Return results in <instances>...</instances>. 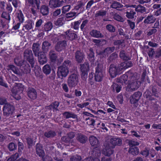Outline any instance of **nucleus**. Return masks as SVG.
Returning a JSON list of instances; mask_svg holds the SVG:
<instances>
[{
	"label": "nucleus",
	"instance_id": "052dcab7",
	"mask_svg": "<svg viewBox=\"0 0 161 161\" xmlns=\"http://www.w3.org/2000/svg\"><path fill=\"white\" fill-rule=\"evenodd\" d=\"M71 7L70 5L64 6L62 8V13L64 14L66 13L70 10Z\"/></svg>",
	"mask_w": 161,
	"mask_h": 161
},
{
	"label": "nucleus",
	"instance_id": "423d86ee",
	"mask_svg": "<svg viewBox=\"0 0 161 161\" xmlns=\"http://www.w3.org/2000/svg\"><path fill=\"white\" fill-rule=\"evenodd\" d=\"M122 68L119 66V64L117 66L114 64H111L109 67V73L111 77L114 78L117 75H119L122 73Z\"/></svg>",
	"mask_w": 161,
	"mask_h": 161
},
{
	"label": "nucleus",
	"instance_id": "dca6fc26",
	"mask_svg": "<svg viewBox=\"0 0 161 161\" xmlns=\"http://www.w3.org/2000/svg\"><path fill=\"white\" fill-rule=\"evenodd\" d=\"M84 120L86 121V124L91 127H94L96 120L94 118L88 116H83Z\"/></svg>",
	"mask_w": 161,
	"mask_h": 161
},
{
	"label": "nucleus",
	"instance_id": "8fccbe9b",
	"mask_svg": "<svg viewBox=\"0 0 161 161\" xmlns=\"http://www.w3.org/2000/svg\"><path fill=\"white\" fill-rule=\"evenodd\" d=\"M8 70H12L16 74H18L19 73L18 69L13 64H9L8 66Z\"/></svg>",
	"mask_w": 161,
	"mask_h": 161
},
{
	"label": "nucleus",
	"instance_id": "37998d69",
	"mask_svg": "<svg viewBox=\"0 0 161 161\" xmlns=\"http://www.w3.org/2000/svg\"><path fill=\"white\" fill-rule=\"evenodd\" d=\"M14 63L17 66L21 67L25 63L24 60L19 57L15 58L14 60Z\"/></svg>",
	"mask_w": 161,
	"mask_h": 161
},
{
	"label": "nucleus",
	"instance_id": "b1692460",
	"mask_svg": "<svg viewBox=\"0 0 161 161\" xmlns=\"http://www.w3.org/2000/svg\"><path fill=\"white\" fill-rule=\"evenodd\" d=\"M76 140L80 143L84 144L87 141L88 138L85 135L81 133H78L76 137Z\"/></svg>",
	"mask_w": 161,
	"mask_h": 161
},
{
	"label": "nucleus",
	"instance_id": "2f4dec72",
	"mask_svg": "<svg viewBox=\"0 0 161 161\" xmlns=\"http://www.w3.org/2000/svg\"><path fill=\"white\" fill-rule=\"evenodd\" d=\"M110 143L113 146H120L122 144L121 139L118 138H113L111 139Z\"/></svg>",
	"mask_w": 161,
	"mask_h": 161
},
{
	"label": "nucleus",
	"instance_id": "5701e85b",
	"mask_svg": "<svg viewBox=\"0 0 161 161\" xmlns=\"http://www.w3.org/2000/svg\"><path fill=\"white\" fill-rule=\"evenodd\" d=\"M84 55L80 51H77L75 53V58L78 63H81L84 60Z\"/></svg>",
	"mask_w": 161,
	"mask_h": 161
},
{
	"label": "nucleus",
	"instance_id": "39448f33",
	"mask_svg": "<svg viewBox=\"0 0 161 161\" xmlns=\"http://www.w3.org/2000/svg\"><path fill=\"white\" fill-rule=\"evenodd\" d=\"M79 75L73 73L70 75L67 80L68 85L69 87L73 88L77 85L79 82Z\"/></svg>",
	"mask_w": 161,
	"mask_h": 161
},
{
	"label": "nucleus",
	"instance_id": "bb28decb",
	"mask_svg": "<svg viewBox=\"0 0 161 161\" xmlns=\"http://www.w3.org/2000/svg\"><path fill=\"white\" fill-rule=\"evenodd\" d=\"M89 34L92 36L97 38H102L103 36L100 31L94 29L92 30Z\"/></svg>",
	"mask_w": 161,
	"mask_h": 161
},
{
	"label": "nucleus",
	"instance_id": "c85d7f7f",
	"mask_svg": "<svg viewBox=\"0 0 161 161\" xmlns=\"http://www.w3.org/2000/svg\"><path fill=\"white\" fill-rule=\"evenodd\" d=\"M161 5L160 4H155L153 6V8L154 9H157L154 11V15L158 16L161 14Z\"/></svg>",
	"mask_w": 161,
	"mask_h": 161
},
{
	"label": "nucleus",
	"instance_id": "774afa93",
	"mask_svg": "<svg viewBox=\"0 0 161 161\" xmlns=\"http://www.w3.org/2000/svg\"><path fill=\"white\" fill-rule=\"evenodd\" d=\"M81 156L76 155L73 156L70 158V161H81Z\"/></svg>",
	"mask_w": 161,
	"mask_h": 161
},
{
	"label": "nucleus",
	"instance_id": "f8f14e48",
	"mask_svg": "<svg viewBox=\"0 0 161 161\" xmlns=\"http://www.w3.org/2000/svg\"><path fill=\"white\" fill-rule=\"evenodd\" d=\"M26 92L27 96L30 99L34 100L36 98L37 92L36 90L34 88L29 87Z\"/></svg>",
	"mask_w": 161,
	"mask_h": 161
},
{
	"label": "nucleus",
	"instance_id": "aec40b11",
	"mask_svg": "<svg viewBox=\"0 0 161 161\" xmlns=\"http://www.w3.org/2000/svg\"><path fill=\"white\" fill-rule=\"evenodd\" d=\"M89 141L91 146L95 147H97V146L99 144V142L97 138L93 136L90 137Z\"/></svg>",
	"mask_w": 161,
	"mask_h": 161
},
{
	"label": "nucleus",
	"instance_id": "0e129e2a",
	"mask_svg": "<svg viewBox=\"0 0 161 161\" xmlns=\"http://www.w3.org/2000/svg\"><path fill=\"white\" fill-rule=\"evenodd\" d=\"M77 37V35L74 32H71L68 35V38L69 39L72 40L75 39Z\"/></svg>",
	"mask_w": 161,
	"mask_h": 161
},
{
	"label": "nucleus",
	"instance_id": "7ed1b4c3",
	"mask_svg": "<svg viewBox=\"0 0 161 161\" xmlns=\"http://www.w3.org/2000/svg\"><path fill=\"white\" fill-rule=\"evenodd\" d=\"M80 66L81 78L83 80H86L90 70L89 63L88 62H85L83 64H80Z\"/></svg>",
	"mask_w": 161,
	"mask_h": 161
},
{
	"label": "nucleus",
	"instance_id": "393cba45",
	"mask_svg": "<svg viewBox=\"0 0 161 161\" xmlns=\"http://www.w3.org/2000/svg\"><path fill=\"white\" fill-rule=\"evenodd\" d=\"M25 57L31 64V67L33 68L34 67L35 63L33 54L31 53L26 54L25 53Z\"/></svg>",
	"mask_w": 161,
	"mask_h": 161
},
{
	"label": "nucleus",
	"instance_id": "69168bd1",
	"mask_svg": "<svg viewBox=\"0 0 161 161\" xmlns=\"http://www.w3.org/2000/svg\"><path fill=\"white\" fill-rule=\"evenodd\" d=\"M157 31L156 29L153 28L149 29L147 33V35L148 36H150L153 34H155Z\"/></svg>",
	"mask_w": 161,
	"mask_h": 161
},
{
	"label": "nucleus",
	"instance_id": "e2e57ef3",
	"mask_svg": "<svg viewBox=\"0 0 161 161\" xmlns=\"http://www.w3.org/2000/svg\"><path fill=\"white\" fill-rule=\"evenodd\" d=\"M0 86L6 88H8V87L7 84L4 81L3 77L1 76H0Z\"/></svg>",
	"mask_w": 161,
	"mask_h": 161
},
{
	"label": "nucleus",
	"instance_id": "338daca9",
	"mask_svg": "<svg viewBox=\"0 0 161 161\" xmlns=\"http://www.w3.org/2000/svg\"><path fill=\"white\" fill-rule=\"evenodd\" d=\"M44 22V21L42 19L37 20L36 23L35 27L37 28H40L42 24Z\"/></svg>",
	"mask_w": 161,
	"mask_h": 161
},
{
	"label": "nucleus",
	"instance_id": "a878e982",
	"mask_svg": "<svg viewBox=\"0 0 161 161\" xmlns=\"http://www.w3.org/2000/svg\"><path fill=\"white\" fill-rule=\"evenodd\" d=\"M40 11L42 15H47L49 13V8L47 5H43L40 7Z\"/></svg>",
	"mask_w": 161,
	"mask_h": 161
},
{
	"label": "nucleus",
	"instance_id": "6e6d98bb",
	"mask_svg": "<svg viewBox=\"0 0 161 161\" xmlns=\"http://www.w3.org/2000/svg\"><path fill=\"white\" fill-rule=\"evenodd\" d=\"M23 27L24 29L27 31L31 29L32 27V22L30 21L27 22L26 24L24 25Z\"/></svg>",
	"mask_w": 161,
	"mask_h": 161
},
{
	"label": "nucleus",
	"instance_id": "0eeeda50",
	"mask_svg": "<svg viewBox=\"0 0 161 161\" xmlns=\"http://www.w3.org/2000/svg\"><path fill=\"white\" fill-rule=\"evenodd\" d=\"M15 110L14 106L9 103L5 104L3 108V112L4 116L6 117L11 116Z\"/></svg>",
	"mask_w": 161,
	"mask_h": 161
},
{
	"label": "nucleus",
	"instance_id": "f03ea898",
	"mask_svg": "<svg viewBox=\"0 0 161 161\" xmlns=\"http://www.w3.org/2000/svg\"><path fill=\"white\" fill-rule=\"evenodd\" d=\"M103 70V65L98 63L95 68L94 75V80L96 82H100L103 80L104 76Z\"/></svg>",
	"mask_w": 161,
	"mask_h": 161
},
{
	"label": "nucleus",
	"instance_id": "e433bc0d",
	"mask_svg": "<svg viewBox=\"0 0 161 161\" xmlns=\"http://www.w3.org/2000/svg\"><path fill=\"white\" fill-rule=\"evenodd\" d=\"M84 5L83 3L80 1L75 6L74 10H72V11L74 10L76 12V13L78 12V14L80 13L81 12V9L83 8V6Z\"/></svg>",
	"mask_w": 161,
	"mask_h": 161
},
{
	"label": "nucleus",
	"instance_id": "603ef678",
	"mask_svg": "<svg viewBox=\"0 0 161 161\" xmlns=\"http://www.w3.org/2000/svg\"><path fill=\"white\" fill-rule=\"evenodd\" d=\"M113 42L114 45L117 46L116 47V49L117 50L119 49V46L123 43L124 40H114Z\"/></svg>",
	"mask_w": 161,
	"mask_h": 161
},
{
	"label": "nucleus",
	"instance_id": "49530a36",
	"mask_svg": "<svg viewBox=\"0 0 161 161\" xmlns=\"http://www.w3.org/2000/svg\"><path fill=\"white\" fill-rule=\"evenodd\" d=\"M115 49L114 46L111 47H107L105 48L102 52V54H108L113 52Z\"/></svg>",
	"mask_w": 161,
	"mask_h": 161
},
{
	"label": "nucleus",
	"instance_id": "ea45409f",
	"mask_svg": "<svg viewBox=\"0 0 161 161\" xmlns=\"http://www.w3.org/2000/svg\"><path fill=\"white\" fill-rule=\"evenodd\" d=\"M136 14L134 10L130 9L126 13V16L128 19H131L134 18V15Z\"/></svg>",
	"mask_w": 161,
	"mask_h": 161
},
{
	"label": "nucleus",
	"instance_id": "9b49d317",
	"mask_svg": "<svg viewBox=\"0 0 161 161\" xmlns=\"http://www.w3.org/2000/svg\"><path fill=\"white\" fill-rule=\"evenodd\" d=\"M136 79L133 80H131V82L130 81L129 82L130 83L127 86V89L128 91L132 92L137 90L139 87V85L138 84L136 81ZM133 79V78L132 79Z\"/></svg>",
	"mask_w": 161,
	"mask_h": 161
},
{
	"label": "nucleus",
	"instance_id": "c03bdc74",
	"mask_svg": "<svg viewBox=\"0 0 161 161\" xmlns=\"http://www.w3.org/2000/svg\"><path fill=\"white\" fill-rule=\"evenodd\" d=\"M43 71L46 75L49 74L51 71V68L50 66L48 64L45 65L42 68Z\"/></svg>",
	"mask_w": 161,
	"mask_h": 161
},
{
	"label": "nucleus",
	"instance_id": "4be33fe9",
	"mask_svg": "<svg viewBox=\"0 0 161 161\" xmlns=\"http://www.w3.org/2000/svg\"><path fill=\"white\" fill-rule=\"evenodd\" d=\"M119 57L123 60L127 61L130 60V58L127 54L126 52L124 50H121L119 53Z\"/></svg>",
	"mask_w": 161,
	"mask_h": 161
},
{
	"label": "nucleus",
	"instance_id": "de8ad7c7",
	"mask_svg": "<svg viewBox=\"0 0 161 161\" xmlns=\"http://www.w3.org/2000/svg\"><path fill=\"white\" fill-rule=\"evenodd\" d=\"M59 102L57 101H55L52 103L48 107L51 109L58 110V108L59 106Z\"/></svg>",
	"mask_w": 161,
	"mask_h": 161
},
{
	"label": "nucleus",
	"instance_id": "13d9d810",
	"mask_svg": "<svg viewBox=\"0 0 161 161\" xmlns=\"http://www.w3.org/2000/svg\"><path fill=\"white\" fill-rule=\"evenodd\" d=\"M17 147V145L13 142H11L8 145V148L10 151L15 150Z\"/></svg>",
	"mask_w": 161,
	"mask_h": 161
},
{
	"label": "nucleus",
	"instance_id": "5fc2aeb1",
	"mask_svg": "<svg viewBox=\"0 0 161 161\" xmlns=\"http://www.w3.org/2000/svg\"><path fill=\"white\" fill-rule=\"evenodd\" d=\"M118 54L116 53H114L111 54L108 58V60L109 62H112L115 60L118 57Z\"/></svg>",
	"mask_w": 161,
	"mask_h": 161
},
{
	"label": "nucleus",
	"instance_id": "412c9836",
	"mask_svg": "<svg viewBox=\"0 0 161 161\" xmlns=\"http://www.w3.org/2000/svg\"><path fill=\"white\" fill-rule=\"evenodd\" d=\"M135 8V11L137 13H144L146 12V9L145 8L139 4L138 5H131L130 6Z\"/></svg>",
	"mask_w": 161,
	"mask_h": 161
},
{
	"label": "nucleus",
	"instance_id": "a19ab883",
	"mask_svg": "<svg viewBox=\"0 0 161 161\" xmlns=\"http://www.w3.org/2000/svg\"><path fill=\"white\" fill-rule=\"evenodd\" d=\"M129 153L134 156L137 155L139 153V148L137 147H130Z\"/></svg>",
	"mask_w": 161,
	"mask_h": 161
},
{
	"label": "nucleus",
	"instance_id": "79ce46f5",
	"mask_svg": "<svg viewBox=\"0 0 161 161\" xmlns=\"http://www.w3.org/2000/svg\"><path fill=\"white\" fill-rule=\"evenodd\" d=\"M51 45V44L47 41L43 42L42 45V48L43 51L45 52H47Z\"/></svg>",
	"mask_w": 161,
	"mask_h": 161
},
{
	"label": "nucleus",
	"instance_id": "f704fd0d",
	"mask_svg": "<svg viewBox=\"0 0 161 161\" xmlns=\"http://www.w3.org/2000/svg\"><path fill=\"white\" fill-rule=\"evenodd\" d=\"M111 88L114 92H116L117 93L119 92L122 88L121 85L116 83H113Z\"/></svg>",
	"mask_w": 161,
	"mask_h": 161
},
{
	"label": "nucleus",
	"instance_id": "680f3d73",
	"mask_svg": "<svg viewBox=\"0 0 161 161\" xmlns=\"http://www.w3.org/2000/svg\"><path fill=\"white\" fill-rule=\"evenodd\" d=\"M140 153L145 157H147L149 155V150L147 148H145L144 150H142L140 152Z\"/></svg>",
	"mask_w": 161,
	"mask_h": 161
},
{
	"label": "nucleus",
	"instance_id": "2eb2a0df",
	"mask_svg": "<svg viewBox=\"0 0 161 161\" xmlns=\"http://www.w3.org/2000/svg\"><path fill=\"white\" fill-rule=\"evenodd\" d=\"M36 154L40 157L42 158L44 157L45 153L43 149V147L41 144L39 143L36 144Z\"/></svg>",
	"mask_w": 161,
	"mask_h": 161
},
{
	"label": "nucleus",
	"instance_id": "1a4fd4ad",
	"mask_svg": "<svg viewBox=\"0 0 161 161\" xmlns=\"http://www.w3.org/2000/svg\"><path fill=\"white\" fill-rule=\"evenodd\" d=\"M133 78V80L136 79V77L134 74H131V72L129 71L121 76L120 78V82L125 83L128 80L129 82L130 81V82H131V80H132Z\"/></svg>",
	"mask_w": 161,
	"mask_h": 161
},
{
	"label": "nucleus",
	"instance_id": "7c9ffc66",
	"mask_svg": "<svg viewBox=\"0 0 161 161\" xmlns=\"http://www.w3.org/2000/svg\"><path fill=\"white\" fill-rule=\"evenodd\" d=\"M101 154V151L98 147H94L92 152V155L94 157V158H98Z\"/></svg>",
	"mask_w": 161,
	"mask_h": 161
},
{
	"label": "nucleus",
	"instance_id": "4468645a",
	"mask_svg": "<svg viewBox=\"0 0 161 161\" xmlns=\"http://www.w3.org/2000/svg\"><path fill=\"white\" fill-rule=\"evenodd\" d=\"M67 45L66 41L65 40L58 42L55 47L56 50L58 52H60L64 49Z\"/></svg>",
	"mask_w": 161,
	"mask_h": 161
},
{
	"label": "nucleus",
	"instance_id": "9d476101",
	"mask_svg": "<svg viewBox=\"0 0 161 161\" xmlns=\"http://www.w3.org/2000/svg\"><path fill=\"white\" fill-rule=\"evenodd\" d=\"M14 19L16 22L22 23L25 21V17L21 10H18L14 15Z\"/></svg>",
	"mask_w": 161,
	"mask_h": 161
},
{
	"label": "nucleus",
	"instance_id": "a211bd4d",
	"mask_svg": "<svg viewBox=\"0 0 161 161\" xmlns=\"http://www.w3.org/2000/svg\"><path fill=\"white\" fill-rule=\"evenodd\" d=\"M95 53L93 51V49L91 48L89 49V53H88L87 58L90 62L91 65H94L95 59Z\"/></svg>",
	"mask_w": 161,
	"mask_h": 161
},
{
	"label": "nucleus",
	"instance_id": "4d7b16f0",
	"mask_svg": "<svg viewBox=\"0 0 161 161\" xmlns=\"http://www.w3.org/2000/svg\"><path fill=\"white\" fill-rule=\"evenodd\" d=\"M128 144L130 147H136V146H138L139 145V142L133 140H130L128 142Z\"/></svg>",
	"mask_w": 161,
	"mask_h": 161
},
{
	"label": "nucleus",
	"instance_id": "ddd939ff",
	"mask_svg": "<svg viewBox=\"0 0 161 161\" xmlns=\"http://www.w3.org/2000/svg\"><path fill=\"white\" fill-rule=\"evenodd\" d=\"M38 57V62L40 64L43 65L47 61V59L46 53L43 52H41L40 54L37 55Z\"/></svg>",
	"mask_w": 161,
	"mask_h": 161
},
{
	"label": "nucleus",
	"instance_id": "c9c22d12",
	"mask_svg": "<svg viewBox=\"0 0 161 161\" xmlns=\"http://www.w3.org/2000/svg\"><path fill=\"white\" fill-rule=\"evenodd\" d=\"M156 19L155 17L151 14L148 15L146 18L145 19L144 21L145 24H149L153 23L155 21Z\"/></svg>",
	"mask_w": 161,
	"mask_h": 161
},
{
	"label": "nucleus",
	"instance_id": "f257e3e1",
	"mask_svg": "<svg viewBox=\"0 0 161 161\" xmlns=\"http://www.w3.org/2000/svg\"><path fill=\"white\" fill-rule=\"evenodd\" d=\"M71 64L70 61L67 60H65L63 64L58 67L57 75L59 78L65 77L69 73V68Z\"/></svg>",
	"mask_w": 161,
	"mask_h": 161
},
{
	"label": "nucleus",
	"instance_id": "864d4df0",
	"mask_svg": "<svg viewBox=\"0 0 161 161\" xmlns=\"http://www.w3.org/2000/svg\"><path fill=\"white\" fill-rule=\"evenodd\" d=\"M1 17L2 18L8 20V23H9L10 21L11 20V17L10 14L9 13H8L6 11L3 12L1 14Z\"/></svg>",
	"mask_w": 161,
	"mask_h": 161
},
{
	"label": "nucleus",
	"instance_id": "f3484780",
	"mask_svg": "<svg viewBox=\"0 0 161 161\" xmlns=\"http://www.w3.org/2000/svg\"><path fill=\"white\" fill-rule=\"evenodd\" d=\"M53 27L52 23L51 21H48L42 26V30L43 31L48 32L51 31Z\"/></svg>",
	"mask_w": 161,
	"mask_h": 161
},
{
	"label": "nucleus",
	"instance_id": "72a5a7b5",
	"mask_svg": "<svg viewBox=\"0 0 161 161\" xmlns=\"http://www.w3.org/2000/svg\"><path fill=\"white\" fill-rule=\"evenodd\" d=\"M22 65V67H21L22 68V71L25 74L29 73L31 71V69L29 64L27 63H25Z\"/></svg>",
	"mask_w": 161,
	"mask_h": 161
},
{
	"label": "nucleus",
	"instance_id": "cd10ccee",
	"mask_svg": "<svg viewBox=\"0 0 161 161\" xmlns=\"http://www.w3.org/2000/svg\"><path fill=\"white\" fill-rule=\"evenodd\" d=\"M44 135L48 138H53L56 135V133L55 131L51 130L45 132Z\"/></svg>",
	"mask_w": 161,
	"mask_h": 161
},
{
	"label": "nucleus",
	"instance_id": "bf43d9fd",
	"mask_svg": "<svg viewBox=\"0 0 161 161\" xmlns=\"http://www.w3.org/2000/svg\"><path fill=\"white\" fill-rule=\"evenodd\" d=\"M106 29L110 32L113 33L115 31V27L111 24H108L106 26Z\"/></svg>",
	"mask_w": 161,
	"mask_h": 161
},
{
	"label": "nucleus",
	"instance_id": "3c124183",
	"mask_svg": "<svg viewBox=\"0 0 161 161\" xmlns=\"http://www.w3.org/2000/svg\"><path fill=\"white\" fill-rule=\"evenodd\" d=\"M123 6V5L119 2H117V1H113L110 7L112 8L117 9L118 8H120Z\"/></svg>",
	"mask_w": 161,
	"mask_h": 161
},
{
	"label": "nucleus",
	"instance_id": "6e6552de",
	"mask_svg": "<svg viewBox=\"0 0 161 161\" xmlns=\"http://www.w3.org/2000/svg\"><path fill=\"white\" fill-rule=\"evenodd\" d=\"M142 95V93L138 91L135 92L130 97V102L133 104L134 108H136L138 105V101Z\"/></svg>",
	"mask_w": 161,
	"mask_h": 161
},
{
	"label": "nucleus",
	"instance_id": "09e8293b",
	"mask_svg": "<svg viewBox=\"0 0 161 161\" xmlns=\"http://www.w3.org/2000/svg\"><path fill=\"white\" fill-rule=\"evenodd\" d=\"M49 5L51 8H52L59 7L57 0H50L49 3Z\"/></svg>",
	"mask_w": 161,
	"mask_h": 161
},
{
	"label": "nucleus",
	"instance_id": "4c0bfd02",
	"mask_svg": "<svg viewBox=\"0 0 161 161\" xmlns=\"http://www.w3.org/2000/svg\"><path fill=\"white\" fill-rule=\"evenodd\" d=\"M39 45L37 43H34L32 46V50L36 56L40 54L41 52H39Z\"/></svg>",
	"mask_w": 161,
	"mask_h": 161
},
{
	"label": "nucleus",
	"instance_id": "58836bf2",
	"mask_svg": "<svg viewBox=\"0 0 161 161\" xmlns=\"http://www.w3.org/2000/svg\"><path fill=\"white\" fill-rule=\"evenodd\" d=\"M26 3L29 7L37 5V9H39V4L37 0H26Z\"/></svg>",
	"mask_w": 161,
	"mask_h": 161
},
{
	"label": "nucleus",
	"instance_id": "6ab92c4d",
	"mask_svg": "<svg viewBox=\"0 0 161 161\" xmlns=\"http://www.w3.org/2000/svg\"><path fill=\"white\" fill-rule=\"evenodd\" d=\"M114 151L112 147L107 146L102 150V153L105 155L109 157L113 153Z\"/></svg>",
	"mask_w": 161,
	"mask_h": 161
},
{
	"label": "nucleus",
	"instance_id": "20e7f679",
	"mask_svg": "<svg viewBox=\"0 0 161 161\" xmlns=\"http://www.w3.org/2000/svg\"><path fill=\"white\" fill-rule=\"evenodd\" d=\"M22 86L21 84H18L14 87L12 90L13 97L17 100L21 98L20 94L22 93L24 89Z\"/></svg>",
	"mask_w": 161,
	"mask_h": 161
},
{
	"label": "nucleus",
	"instance_id": "473e14b6",
	"mask_svg": "<svg viewBox=\"0 0 161 161\" xmlns=\"http://www.w3.org/2000/svg\"><path fill=\"white\" fill-rule=\"evenodd\" d=\"M133 65V64L131 61H126L121 63L119 64V66L122 68V70L123 69H127L128 68L132 67Z\"/></svg>",
	"mask_w": 161,
	"mask_h": 161
},
{
	"label": "nucleus",
	"instance_id": "c756f323",
	"mask_svg": "<svg viewBox=\"0 0 161 161\" xmlns=\"http://www.w3.org/2000/svg\"><path fill=\"white\" fill-rule=\"evenodd\" d=\"M62 115L64 118L68 119L70 118L75 119L77 117V115L72 112L65 111L62 113Z\"/></svg>",
	"mask_w": 161,
	"mask_h": 161
},
{
	"label": "nucleus",
	"instance_id": "a18cd8bd",
	"mask_svg": "<svg viewBox=\"0 0 161 161\" xmlns=\"http://www.w3.org/2000/svg\"><path fill=\"white\" fill-rule=\"evenodd\" d=\"M107 14V11L103 10H100L96 12L95 15V17H103L105 16Z\"/></svg>",
	"mask_w": 161,
	"mask_h": 161
}]
</instances>
